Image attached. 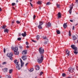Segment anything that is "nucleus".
<instances>
[{"label":"nucleus","mask_w":78,"mask_h":78,"mask_svg":"<svg viewBox=\"0 0 78 78\" xmlns=\"http://www.w3.org/2000/svg\"><path fill=\"white\" fill-rule=\"evenodd\" d=\"M69 7H70V9H73V5H70Z\"/></svg>","instance_id":"c85d7f7f"},{"label":"nucleus","mask_w":78,"mask_h":78,"mask_svg":"<svg viewBox=\"0 0 78 78\" xmlns=\"http://www.w3.org/2000/svg\"><path fill=\"white\" fill-rule=\"evenodd\" d=\"M74 70V69L73 68H72V67H70L68 69V71L69 72H73Z\"/></svg>","instance_id":"423d86ee"},{"label":"nucleus","mask_w":78,"mask_h":78,"mask_svg":"<svg viewBox=\"0 0 78 78\" xmlns=\"http://www.w3.org/2000/svg\"><path fill=\"white\" fill-rule=\"evenodd\" d=\"M63 27L64 28H66V27H67V23H65L64 24Z\"/></svg>","instance_id":"f3484780"},{"label":"nucleus","mask_w":78,"mask_h":78,"mask_svg":"<svg viewBox=\"0 0 78 78\" xmlns=\"http://www.w3.org/2000/svg\"><path fill=\"white\" fill-rule=\"evenodd\" d=\"M47 44V41H46L44 43V44Z\"/></svg>","instance_id":"bf43d9fd"},{"label":"nucleus","mask_w":78,"mask_h":78,"mask_svg":"<svg viewBox=\"0 0 78 78\" xmlns=\"http://www.w3.org/2000/svg\"><path fill=\"white\" fill-rule=\"evenodd\" d=\"M56 33H57V34H60V33H61L59 30H56Z\"/></svg>","instance_id":"aec40b11"},{"label":"nucleus","mask_w":78,"mask_h":78,"mask_svg":"<svg viewBox=\"0 0 78 78\" xmlns=\"http://www.w3.org/2000/svg\"><path fill=\"white\" fill-rule=\"evenodd\" d=\"M12 24H14V21H13L12 22Z\"/></svg>","instance_id":"864d4df0"},{"label":"nucleus","mask_w":78,"mask_h":78,"mask_svg":"<svg viewBox=\"0 0 78 78\" xmlns=\"http://www.w3.org/2000/svg\"><path fill=\"white\" fill-rule=\"evenodd\" d=\"M37 4H38V5H41V4L42 3L41 2V1H38L37 2Z\"/></svg>","instance_id":"393cba45"},{"label":"nucleus","mask_w":78,"mask_h":78,"mask_svg":"<svg viewBox=\"0 0 78 78\" xmlns=\"http://www.w3.org/2000/svg\"><path fill=\"white\" fill-rule=\"evenodd\" d=\"M73 41H75L76 39H77V37H76V36L75 35L73 36Z\"/></svg>","instance_id":"dca6fc26"},{"label":"nucleus","mask_w":78,"mask_h":78,"mask_svg":"<svg viewBox=\"0 0 78 78\" xmlns=\"http://www.w3.org/2000/svg\"><path fill=\"white\" fill-rule=\"evenodd\" d=\"M4 32H6L7 33H8V30L7 29H5L4 30Z\"/></svg>","instance_id":"4be33fe9"},{"label":"nucleus","mask_w":78,"mask_h":78,"mask_svg":"<svg viewBox=\"0 0 78 78\" xmlns=\"http://www.w3.org/2000/svg\"><path fill=\"white\" fill-rule=\"evenodd\" d=\"M10 58V59H11V60H12L13 58H12V57H11Z\"/></svg>","instance_id":"09e8293b"},{"label":"nucleus","mask_w":78,"mask_h":78,"mask_svg":"<svg viewBox=\"0 0 78 78\" xmlns=\"http://www.w3.org/2000/svg\"><path fill=\"white\" fill-rule=\"evenodd\" d=\"M19 2V1H18V0H16V2Z\"/></svg>","instance_id":"338daca9"},{"label":"nucleus","mask_w":78,"mask_h":78,"mask_svg":"<svg viewBox=\"0 0 78 78\" xmlns=\"http://www.w3.org/2000/svg\"><path fill=\"white\" fill-rule=\"evenodd\" d=\"M78 3V0H76V3Z\"/></svg>","instance_id":"37998d69"},{"label":"nucleus","mask_w":78,"mask_h":78,"mask_svg":"<svg viewBox=\"0 0 78 78\" xmlns=\"http://www.w3.org/2000/svg\"><path fill=\"white\" fill-rule=\"evenodd\" d=\"M50 2H48L46 4L47 5H50Z\"/></svg>","instance_id":"e433bc0d"},{"label":"nucleus","mask_w":78,"mask_h":78,"mask_svg":"<svg viewBox=\"0 0 78 78\" xmlns=\"http://www.w3.org/2000/svg\"><path fill=\"white\" fill-rule=\"evenodd\" d=\"M39 51L41 55H44V49L42 48H39Z\"/></svg>","instance_id":"f03ea898"},{"label":"nucleus","mask_w":78,"mask_h":78,"mask_svg":"<svg viewBox=\"0 0 78 78\" xmlns=\"http://www.w3.org/2000/svg\"><path fill=\"white\" fill-rule=\"evenodd\" d=\"M12 55H13V53L12 52H11V53H8L7 54V56H8V57H9V58L12 57Z\"/></svg>","instance_id":"20e7f679"},{"label":"nucleus","mask_w":78,"mask_h":78,"mask_svg":"<svg viewBox=\"0 0 78 78\" xmlns=\"http://www.w3.org/2000/svg\"><path fill=\"white\" fill-rule=\"evenodd\" d=\"M43 73L42 72H41L40 73V75H42Z\"/></svg>","instance_id":"a18cd8bd"},{"label":"nucleus","mask_w":78,"mask_h":78,"mask_svg":"<svg viewBox=\"0 0 78 78\" xmlns=\"http://www.w3.org/2000/svg\"><path fill=\"white\" fill-rule=\"evenodd\" d=\"M21 35L23 37H25L26 36H27V33L26 32H24V33H22Z\"/></svg>","instance_id":"f8f14e48"},{"label":"nucleus","mask_w":78,"mask_h":78,"mask_svg":"<svg viewBox=\"0 0 78 78\" xmlns=\"http://www.w3.org/2000/svg\"><path fill=\"white\" fill-rule=\"evenodd\" d=\"M39 24L40 25H43V24H44V22L43 21H40L39 22Z\"/></svg>","instance_id":"a211bd4d"},{"label":"nucleus","mask_w":78,"mask_h":78,"mask_svg":"<svg viewBox=\"0 0 78 78\" xmlns=\"http://www.w3.org/2000/svg\"><path fill=\"white\" fill-rule=\"evenodd\" d=\"M35 18H36V15H34L33 16L34 19H35Z\"/></svg>","instance_id":"49530a36"},{"label":"nucleus","mask_w":78,"mask_h":78,"mask_svg":"<svg viewBox=\"0 0 78 78\" xmlns=\"http://www.w3.org/2000/svg\"><path fill=\"white\" fill-rule=\"evenodd\" d=\"M4 53H5V52H6V49H5V48H4Z\"/></svg>","instance_id":"58836bf2"},{"label":"nucleus","mask_w":78,"mask_h":78,"mask_svg":"<svg viewBox=\"0 0 78 78\" xmlns=\"http://www.w3.org/2000/svg\"><path fill=\"white\" fill-rule=\"evenodd\" d=\"M75 29V26H73V30H74V29Z\"/></svg>","instance_id":"3c124183"},{"label":"nucleus","mask_w":78,"mask_h":78,"mask_svg":"<svg viewBox=\"0 0 78 78\" xmlns=\"http://www.w3.org/2000/svg\"><path fill=\"white\" fill-rule=\"evenodd\" d=\"M15 4H16L15 3H12V6H14V5H15Z\"/></svg>","instance_id":"79ce46f5"},{"label":"nucleus","mask_w":78,"mask_h":78,"mask_svg":"<svg viewBox=\"0 0 78 78\" xmlns=\"http://www.w3.org/2000/svg\"><path fill=\"white\" fill-rule=\"evenodd\" d=\"M69 34H70V30L69 31Z\"/></svg>","instance_id":"0e129e2a"},{"label":"nucleus","mask_w":78,"mask_h":78,"mask_svg":"<svg viewBox=\"0 0 78 78\" xmlns=\"http://www.w3.org/2000/svg\"><path fill=\"white\" fill-rule=\"evenodd\" d=\"M32 42H36V41L32 40Z\"/></svg>","instance_id":"de8ad7c7"},{"label":"nucleus","mask_w":78,"mask_h":78,"mask_svg":"<svg viewBox=\"0 0 78 78\" xmlns=\"http://www.w3.org/2000/svg\"><path fill=\"white\" fill-rule=\"evenodd\" d=\"M38 28L39 29H42V27L41 26V25H40L38 26Z\"/></svg>","instance_id":"6ab92c4d"},{"label":"nucleus","mask_w":78,"mask_h":78,"mask_svg":"<svg viewBox=\"0 0 78 78\" xmlns=\"http://www.w3.org/2000/svg\"><path fill=\"white\" fill-rule=\"evenodd\" d=\"M6 25H3L2 27V28H3V29H5V28H6Z\"/></svg>","instance_id":"5701e85b"},{"label":"nucleus","mask_w":78,"mask_h":78,"mask_svg":"<svg viewBox=\"0 0 78 78\" xmlns=\"http://www.w3.org/2000/svg\"><path fill=\"white\" fill-rule=\"evenodd\" d=\"M9 73L11 74V73L12 72V69H10L9 70Z\"/></svg>","instance_id":"b1692460"},{"label":"nucleus","mask_w":78,"mask_h":78,"mask_svg":"<svg viewBox=\"0 0 78 78\" xmlns=\"http://www.w3.org/2000/svg\"><path fill=\"white\" fill-rule=\"evenodd\" d=\"M67 52H68V50H67L66 51V55H67L68 56H69L70 51H69L68 53H67Z\"/></svg>","instance_id":"4468645a"},{"label":"nucleus","mask_w":78,"mask_h":78,"mask_svg":"<svg viewBox=\"0 0 78 78\" xmlns=\"http://www.w3.org/2000/svg\"><path fill=\"white\" fill-rule=\"evenodd\" d=\"M33 0H30V2H32Z\"/></svg>","instance_id":"69168bd1"},{"label":"nucleus","mask_w":78,"mask_h":78,"mask_svg":"<svg viewBox=\"0 0 78 78\" xmlns=\"http://www.w3.org/2000/svg\"><path fill=\"white\" fill-rule=\"evenodd\" d=\"M56 5H57V8H60V5L57 4Z\"/></svg>","instance_id":"a878e982"},{"label":"nucleus","mask_w":78,"mask_h":78,"mask_svg":"<svg viewBox=\"0 0 78 78\" xmlns=\"http://www.w3.org/2000/svg\"><path fill=\"white\" fill-rule=\"evenodd\" d=\"M17 59H15L14 61V62L15 64H17Z\"/></svg>","instance_id":"c756f323"},{"label":"nucleus","mask_w":78,"mask_h":78,"mask_svg":"<svg viewBox=\"0 0 78 78\" xmlns=\"http://www.w3.org/2000/svg\"><path fill=\"white\" fill-rule=\"evenodd\" d=\"M46 28H48V27H51V23L49 22L47 23H46V25H45Z\"/></svg>","instance_id":"39448f33"},{"label":"nucleus","mask_w":78,"mask_h":78,"mask_svg":"<svg viewBox=\"0 0 78 78\" xmlns=\"http://www.w3.org/2000/svg\"><path fill=\"white\" fill-rule=\"evenodd\" d=\"M19 48L20 49H22V46H19Z\"/></svg>","instance_id":"c03bdc74"},{"label":"nucleus","mask_w":78,"mask_h":78,"mask_svg":"<svg viewBox=\"0 0 78 78\" xmlns=\"http://www.w3.org/2000/svg\"><path fill=\"white\" fill-rule=\"evenodd\" d=\"M29 48V46H26V48Z\"/></svg>","instance_id":"6e6d98bb"},{"label":"nucleus","mask_w":78,"mask_h":78,"mask_svg":"<svg viewBox=\"0 0 78 78\" xmlns=\"http://www.w3.org/2000/svg\"><path fill=\"white\" fill-rule=\"evenodd\" d=\"M14 54L15 55H18L19 54V52L18 51H16L14 52Z\"/></svg>","instance_id":"2eb2a0df"},{"label":"nucleus","mask_w":78,"mask_h":78,"mask_svg":"<svg viewBox=\"0 0 78 78\" xmlns=\"http://www.w3.org/2000/svg\"><path fill=\"white\" fill-rule=\"evenodd\" d=\"M21 38H18L17 39L18 41H20L21 40Z\"/></svg>","instance_id":"ea45409f"},{"label":"nucleus","mask_w":78,"mask_h":78,"mask_svg":"<svg viewBox=\"0 0 78 78\" xmlns=\"http://www.w3.org/2000/svg\"><path fill=\"white\" fill-rule=\"evenodd\" d=\"M35 67L36 69L37 70H39V69H40V67H39V66H35Z\"/></svg>","instance_id":"9b49d317"},{"label":"nucleus","mask_w":78,"mask_h":78,"mask_svg":"<svg viewBox=\"0 0 78 78\" xmlns=\"http://www.w3.org/2000/svg\"><path fill=\"white\" fill-rule=\"evenodd\" d=\"M74 53H75V55H77V54H78V51H76V50H74Z\"/></svg>","instance_id":"cd10ccee"},{"label":"nucleus","mask_w":78,"mask_h":78,"mask_svg":"<svg viewBox=\"0 0 78 78\" xmlns=\"http://www.w3.org/2000/svg\"><path fill=\"white\" fill-rule=\"evenodd\" d=\"M36 39H37V40H38V39H39V36L37 35V36Z\"/></svg>","instance_id":"7c9ffc66"},{"label":"nucleus","mask_w":78,"mask_h":78,"mask_svg":"<svg viewBox=\"0 0 78 78\" xmlns=\"http://www.w3.org/2000/svg\"><path fill=\"white\" fill-rule=\"evenodd\" d=\"M21 67H23V65H24V62L21 63Z\"/></svg>","instance_id":"f704fd0d"},{"label":"nucleus","mask_w":78,"mask_h":78,"mask_svg":"<svg viewBox=\"0 0 78 78\" xmlns=\"http://www.w3.org/2000/svg\"><path fill=\"white\" fill-rule=\"evenodd\" d=\"M43 37L44 39H47V37H46V36H43Z\"/></svg>","instance_id":"c9c22d12"},{"label":"nucleus","mask_w":78,"mask_h":78,"mask_svg":"<svg viewBox=\"0 0 78 78\" xmlns=\"http://www.w3.org/2000/svg\"><path fill=\"white\" fill-rule=\"evenodd\" d=\"M67 78H71V77H68Z\"/></svg>","instance_id":"774afa93"},{"label":"nucleus","mask_w":78,"mask_h":78,"mask_svg":"<svg viewBox=\"0 0 78 78\" xmlns=\"http://www.w3.org/2000/svg\"><path fill=\"white\" fill-rule=\"evenodd\" d=\"M66 74H65V73H63L62 74V76L64 77V76H66Z\"/></svg>","instance_id":"72a5a7b5"},{"label":"nucleus","mask_w":78,"mask_h":78,"mask_svg":"<svg viewBox=\"0 0 78 78\" xmlns=\"http://www.w3.org/2000/svg\"><path fill=\"white\" fill-rule=\"evenodd\" d=\"M0 11H2V8L0 7Z\"/></svg>","instance_id":"e2e57ef3"},{"label":"nucleus","mask_w":78,"mask_h":78,"mask_svg":"<svg viewBox=\"0 0 78 78\" xmlns=\"http://www.w3.org/2000/svg\"><path fill=\"white\" fill-rule=\"evenodd\" d=\"M72 9H70V10L69 11V12L70 14H71V13H72Z\"/></svg>","instance_id":"bb28decb"},{"label":"nucleus","mask_w":78,"mask_h":78,"mask_svg":"<svg viewBox=\"0 0 78 78\" xmlns=\"http://www.w3.org/2000/svg\"><path fill=\"white\" fill-rule=\"evenodd\" d=\"M70 22H73V20H70Z\"/></svg>","instance_id":"13d9d810"},{"label":"nucleus","mask_w":78,"mask_h":78,"mask_svg":"<svg viewBox=\"0 0 78 78\" xmlns=\"http://www.w3.org/2000/svg\"><path fill=\"white\" fill-rule=\"evenodd\" d=\"M16 23L17 24H19V23H20V22L19 21H16Z\"/></svg>","instance_id":"2f4dec72"},{"label":"nucleus","mask_w":78,"mask_h":78,"mask_svg":"<svg viewBox=\"0 0 78 78\" xmlns=\"http://www.w3.org/2000/svg\"><path fill=\"white\" fill-rule=\"evenodd\" d=\"M30 4L31 6H32V7H33V5H32V4H31V2H30Z\"/></svg>","instance_id":"5fc2aeb1"},{"label":"nucleus","mask_w":78,"mask_h":78,"mask_svg":"<svg viewBox=\"0 0 78 78\" xmlns=\"http://www.w3.org/2000/svg\"><path fill=\"white\" fill-rule=\"evenodd\" d=\"M16 67L17 69H18V70H20L21 69V66L19 64V62H16Z\"/></svg>","instance_id":"7ed1b4c3"},{"label":"nucleus","mask_w":78,"mask_h":78,"mask_svg":"<svg viewBox=\"0 0 78 78\" xmlns=\"http://www.w3.org/2000/svg\"><path fill=\"white\" fill-rule=\"evenodd\" d=\"M71 47L73 49V50H77V48L75 47V46L74 45H71Z\"/></svg>","instance_id":"0eeeda50"},{"label":"nucleus","mask_w":78,"mask_h":78,"mask_svg":"<svg viewBox=\"0 0 78 78\" xmlns=\"http://www.w3.org/2000/svg\"><path fill=\"white\" fill-rule=\"evenodd\" d=\"M20 59V61L21 63H23V61H22V59Z\"/></svg>","instance_id":"a19ab883"},{"label":"nucleus","mask_w":78,"mask_h":78,"mask_svg":"<svg viewBox=\"0 0 78 78\" xmlns=\"http://www.w3.org/2000/svg\"><path fill=\"white\" fill-rule=\"evenodd\" d=\"M34 70V69L33 68H32L30 69V72H33Z\"/></svg>","instance_id":"473e14b6"},{"label":"nucleus","mask_w":78,"mask_h":78,"mask_svg":"<svg viewBox=\"0 0 78 78\" xmlns=\"http://www.w3.org/2000/svg\"><path fill=\"white\" fill-rule=\"evenodd\" d=\"M44 55H40L38 58V62L39 63H42L43 60H44Z\"/></svg>","instance_id":"f257e3e1"},{"label":"nucleus","mask_w":78,"mask_h":78,"mask_svg":"<svg viewBox=\"0 0 78 78\" xmlns=\"http://www.w3.org/2000/svg\"><path fill=\"white\" fill-rule=\"evenodd\" d=\"M2 64L5 65L6 64V62H4L2 63Z\"/></svg>","instance_id":"4c0bfd02"},{"label":"nucleus","mask_w":78,"mask_h":78,"mask_svg":"<svg viewBox=\"0 0 78 78\" xmlns=\"http://www.w3.org/2000/svg\"><path fill=\"white\" fill-rule=\"evenodd\" d=\"M57 16L58 18H61V13H60V12H59L58 13Z\"/></svg>","instance_id":"ddd939ff"},{"label":"nucleus","mask_w":78,"mask_h":78,"mask_svg":"<svg viewBox=\"0 0 78 78\" xmlns=\"http://www.w3.org/2000/svg\"><path fill=\"white\" fill-rule=\"evenodd\" d=\"M22 55H27V51L26 50H23L22 52Z\"/></svg>","instance_id":"1a4fd4ad"},{"label":"nucleus","mask_w":78,"mask_h":78,"mask_svg":"<svg viewBox=\"0 0 78 78\" xmlns=\"http://www.w3.org/2000/svg\"><path fill=\"white\" fill-rule=\"evenodd\" d=\"M26 45H28V43L27 42H26Z\"/></svg>","instance_id":"8fccbe9b"},{"label":"nucleus","mask_w":78,"mask_h":78,"mask_svg":"<svg viewBox=\"0 0 78 78\" xmlns=\"http://www.w3.org/2000/svg\"><path fill=\"white\" fill-rule=\"evenodd\" d=\"M12 49H13L14 51V52H15V51H17L18 50V48H17V47H15L14 48L13 47H12Z\"/></svg>","instance_id":"6e6552de"},{"label":"nucleus","mask_w":78,"mask_h":78,"mask_svg":"<svg viewBox=\"0 0 78 78\" xmlns=\"http://www.w3.org/2000/svg\"><path fill=\"white\" fill-rule=\"evenodd\" d=\"M20 35H21V34H20V33H19V36H20Z\"/></svg>","instance_id":"4d7b16f0"},{"label":"nucleus","mask_w":78,"mask_h":78,"mask_svg":"<svg viewBox=\"0 0 78 78\" xmlns=\"http://www.w3.org/2000/svg\"><path fill=\"white\" fill-rule=\"evenodd\" d=\"M8 78H11L10 76H8Z\"/></svg>","instance_id":"603ef678"},{"label":"nucleus","mask_w":78,"mask_h":78,"mask_svg":"<svg viewBox=\"0 0 78 78\" xmlns=\"http://www.w3.org/2000/svg\"><path fill=\"white\" fill-rule=\"evenodd\" d=\"M8 70V69L5 68L3 70V71L4 72H7V70Z\"/></svg>","instance_id":"412c9836"},{"label":"nucleus","mask_w":78,"mask_h":78,"mask_svg":"<svg viewBox=\"0 0 78 78\" xmlns=\"http://www.w3.org/2000/svg\"><path fill=\"white\" fill-rule=\"evenodd\" d=\"M22 58L23 61H25L27 59V57L26 55H23L22 57Z\"/></svg>","instance_id":"9d476101"},{"label":"nucleus","mask_w":78,"mask_h":78,"mask_svg":"<svg viewBox=\"0 0 78 78\" xmlns=\"http://www.w3.org/2000/svg\"><path fill=\"white\" fill-rule=\"evenodd\" d=\"M69 36H71V34H69Z\"/></svg>","instance_id":"052dcab7"},{"label":"nucleus","mask_w":78,"mask_h":78,"mask_svg":"<svg viewBox=\"0 0 78 78\" xmlns=\"http://www.w3.org/2000/svg\"><path fill=\"white\" fill-rule=\"evenodd\" d=\"M28 65V63H27L26 64H25V66H27Z\"/></svg>","instance_id":"680f3d73"}]
</instances>
